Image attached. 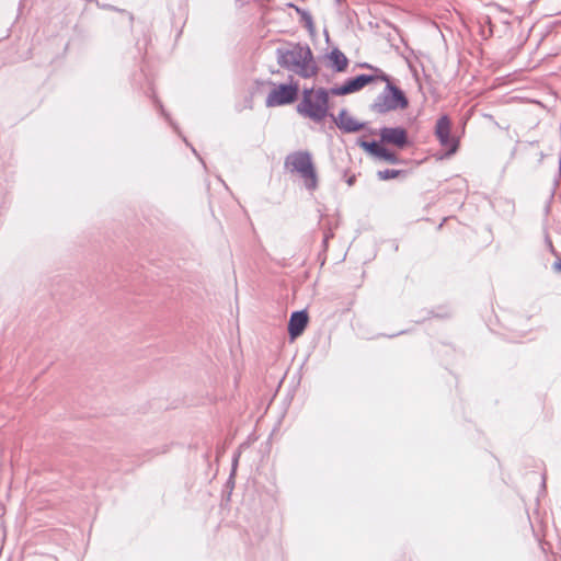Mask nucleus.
<instances>
[{"instance_id":"f257e3e1","label":"nucleus","mask_w":561,"mask_h":561,"mask_svg":"<svg viewBox=\"0 0 561 561\" xmlns=\"http://www.w3.org/2000/svg\"><path fill=\"white\" fill-rule=\"evenodd\" d=\"M277 64L295 75L309 79L318 73V66L308 45L290 44L276 49Z\"/></svg>"},{"instance_id":"f03ea898","label":"nucleus","mask_w":561,"mask_h":561,"mask_svg":"<svg viewBox=\"0 0 561 561\" xmlns=\"http://www.w3.org/2000/svg\"><path fill=\"white\" fill-rule=\"evenodd\" d=\"M297 112L316 123L322 122L329 113V92L324 88H306L297 105Z\"/></svg>"},{"instance_id":"7ed1b4c3","label":"nucleus","mask_w":561,"mask_h":561,"mask_svg":"<svg viewBox=\"0 0 561 561\" xmlns=\"http://www.w3.org/2000/svg\"><path fill=\"white\" fill-rule=\"evenodd\" d=\"M285 168L296 172L304 180L306 188L313 191L318 186V175L308 151H295L285 159Z\"/></svg>"},{"instance_id":"20e7f679","label":"nucleus","mask_w":561,"mask_h":561,"mask_svg":"<svg viewBox=\"0 0 561 561\" xmlns=\"http://www.w3.org/2000/svg\"><path fill=\"white\" fill-rule=\"evenodd\" d=\"M379 79L387 82L386 89L377 96L371 104V110L378 114H385L398 108H405L409 104L404 93L389 82V77L380 71Z\"/></svg>"},{"instance_id":"39448f33","label":"nucleus","mask_w":561,"mask_h":561,"mask_svg":"<svg viewBox=\"0 0 561 561\" xmlns=\"http://www.w3.org/2000/svg\"><path fill=\"white\" fill-rule=\"evenodd\" d=\"M299 92L297 83L278 84L270 91L266 96L265 104L267 107L282 106L296 101Z\"/></svg>"},{"instance_id":"423d86ee","label":"nucleus","mask_w":561,"mask_h":561,"mask_svg":"<svg viewBox=\"0 0 561 561\" xmlns=\"http://www.w3.org/2000/svg\"><path fill=\"white\" fill-rule=\"evenodd\" d=\"M451 122L448 116L444 115L436 122L435 135L439 144L448 149V154H454L458 149V140L450 136Z\"/></svg>"},{"instance_id":"0eeeda50","label":"nucleus","mask_w":561,"mask_h":561,"mask_svg":"<svg viewBox=\"0 0 561 561\" xmlns=\"http://www.w3.org/2000/svg\"><path fill=\"white\" fill-rule=\"evenodd\" d=\"M376 79H379V76L359 75L356 78L346 80L341 87L332 88L330 92L333 95L350 94L359 91Z\"/></svg>"},{"instance_id":"6e6552de","label":"nucleus","mask_w":561,"mask_h":561,"mask_svg":"<svg viewBox=\"0 0 561 561\" xmlns=\"http://www.w3.org/2000/svg\"><path fill=\"white\" fill-rule=\"evenodd\" d=\"M382 142L404 148L408 145V134L402 127H383L380 129Z\"/></svg>"},{"instance_id":"1a4fd4ad","label":"nucleus","mask_w":561,"mask_h":561,"mask_svg":"<svg viewBox=\"0 0 561 561\" xmlns=\"http://www.w3.org/2000/svg\"><path fill=\"white\" fill-rule=\"evenodd\" d=\"M307 323L308 313L306 311L301 310L293 312L288 323V332L290 337L295 339L299 336L306 329Z\"/></svg>"},{"instance_id":"9d476101","label":"nucleus","mask_w":561,"mask_h":561,"mask_svg":"<svg viewBox=\"0 0 561 561\" xmlns=\"http://www.w3.org/2000/svg\"><path fill=\"white\" fill-rule=\"evenodd\" d=\"M334 122L336 126L345 133H355L364 128V124L358 123L346 110H341L339 115L334 118Z\"/></svg>"},{"instance_id":"9b49d317","label":"nucleus","mask_w":561,"mask_h":561,"mask_svg":"<svg viewBox=\"0 0 561 561\" xmlns=\"http://www.w3.org/2000/svg\"><path fill=\"white\" fill-rule=\"evenodd\" d=\"M329 58L330 60L332 61L333 64V67L334 69L337 71V72H342L346 69L347 65H348V59L346 58V56L337 48H334L330 55H329Z\"/></svg>"},{"instance_id":"f8f14e48","label":"nucleus","mask_w":561,"mask_h":561,"mask_svg":"<svg viewBox=\"0 0 561 561\" xmlns=\"http://www.w3.org/2000/svg\"><path fill=\"white\" fill-rule=\"evenodd\" d=\"M358 146L360 148H363L364 150H366L367 152H369L370 154H373L374 157H377L380 149L382 148V146H380L378 142L376 141H366V140H362L359 139L357 141Z\"/></svg>"},{"instance_id":"ddd939ff","label":"nucleus","mask_w":561,"mask_h":561,"mask_svg":"<svg viewBox=\"0 0 561 561\" xmlns=\"http://www.w3.org/2000/svg\"><path fill=\"white\" fill-rule=\"evenodd\" d=\"M377 158L381 159V160H385L389 163H397L398 162V157L396 153L389 151L388 149H386L385 147H382L377 156Z\"/></svg>"},{"instance_id":"4468645a","label":"nucleus","mask_w":561,"mask_h":561,"mask_svg":"<svg viewBox=\"0 0 561 561\" xmlns=\"http://www.w3.org/2000/svg\"><path fill=\"white\" fill-rule=\"evenodd\" d=\"M400 173H401V171H399V170L387 169V170L378 171L377 175L380 180H391V179H396L397 176H399Z\"/></svg>"},{"instance_id":"2eb2a0df","label":"nucleus","mask_w":561,"mask_h":561,"mask_svg":"<svg viewBox=\"0 0 561 561\" xmlns=\"http://www.w3.org/2000/svg\"><path fill=\"white\" fill-rule=\"evenodd\" d=\"M354 182H355V178H354V176H352V178H350V179L347 180V184H348V185H353V184H354Z\"/></svg>"},{"instance_id":"dca6fc26","label":"nucleus","mask_w":561,"mask_h":561,"mask_svg":"<svg viewBox=\"0 0 561 561\" xmlns=\"http://www.w3.org/2000/svg\"><path fill=\"white\" fill-rule=\"evenodd\" d=\"M554 266L558 271H561V262L556 263Z\"/></svg>"},{"instance_id":"f3484780","label":"nucleus","mask_w":561,"mask_h":561,"mask_svg":"<svg viewBox=\"0 0 561 561\" xmlns=\"http://www.w3.org/2000/svg\"><path fill=\"white\" fill-rule=\"evenodd\" d=\"M364 67L369 68V69H373V67H371L370 65H367V64H365V65H364ZM374 70H375V71H380L379 69H376V68H374Z\"/></svg>"}]
</instances>
